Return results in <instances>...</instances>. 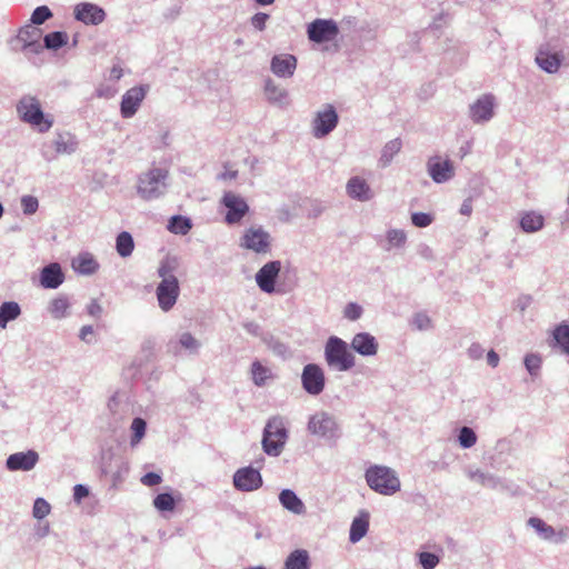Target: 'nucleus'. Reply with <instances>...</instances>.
Listing matches in <instances>:
<instances>
[{
	"label": "nucleus",
	"instance_id": "obj_1",
	"mask_svg": "<svg viewBox=\"0 0 569 569\" xmlns=\"http://www.w3.org/2000/svg\"><path fill=\"white\" fill-rule=\"evenodd\" d=\"M176 267L177 264L173 259H164L158 268V276L161 278V281L157 286L156 296L159 308L164 312L170 311L174 307L180 293L179 281L174 276Z\"/></svg>",
	"mask_w": 569,
	"mask_h": 569
},
{
	"label": "nucleus",
	"instance_id": "obj_2",
	"mask_svg": "<svg viewBox=\"0 0 569 569\" xmlns=\"http://www.w3.org/2000/svg\"><path fill=\"white\" fill-rule=\"evenodd\" d=\"M17 112L20 119L44 133L53 126V117L44 114L39 99L33 96H23L17 103Z\"/></svg>",
	"mask_w": 569,
	"mask_h": 569
},
{
	"label": "nucleus",
	"instance_id": "obj_3",
	"mask_svg": "<svg viewBox=\"0 0 569 569\" xmlns=\"http://www.w3.org/2000/svg\"><path fill=\"white\" fill-rule=\"evenodd\" d=\"M169 171L153 167L138 177L137 192L147 201L163 196L168 188Z\"/></svg>",
	"mask_w": 569,
	"mask_h": 569
},
{
	"label": "nucleus",
	"instance_id": "obj_4",
	"mask_svg": "<svg viewBox=\"0 0 569 569\" xmlns=\"http://www.w3.org/2000/svg\"><path fill=\"white\" fill-rule=\"evenodd\" d=\"M307 431L328 443H336L341 437V427L337 418L325 410L316 411L309 417Z\"/></svg>",
	"mask_w": 569,
	"mask_h": 569
},
{
	"label": "nucleus",
	"instance_id": "obj_5",
	"mask_svg": "<svg viewBox=\"0 0 569 569\" xmlns=\"http://www.w3.org/2000/svg\"><path fill=\"white\" fill-rule=\"evenodd\" d=\"M287 440L288 430L286 428L284 418L281 416H273L269 418L263 428L261 441L263 452L270 457L280 456Z\"/></svg>",
	"mask_w": 569,
	"mask_h": 569
},
{
	"label": "nucleus",
	"instance_id": "obj_6",
	"mask_svg": "<svg viewBox=\"0 0 569 569\" xmlns=\"http://www.w3.org/2000/svg\"><path fill=\"white\" fill-rule=\"evenodd\" d=\"M365 477L369 488L383 496H392L401 487L397 472L387 466H371L366 470Z\"/></svg>",
	"mask_w": 569,
	"mask_h": 569
},
{
	"label": "nucleus",
	"instance_id": "obj_7",
	"mask_svg": "<svg viewBox=\"0 0 569 569\" xmlns=\"http://www.w3.org/2000/svg\"><path fill=\"white\" fill-rule=\"evenodd\" d=\"M325 360L328 367L338 371H349L356 365V358L349 350V345L337 336L327 339Z\"/></svg>",
	"mask_w": 569,
	"mask_h": 569
},
{
	"label": "nucleus",
	"instance_id": "obj_8",
	"mask_svg": "<svg viewBox=\"0 0 569 569\" xmlns=\"http://www.w3.org/2000/svg\"><path fill=\"white\" fill-rule=\"evenodd\" d=\"M79 148L77 136L67 130H58L53 134L50 144L44 143L41 148V154L46 160H53L58 156L73 154Z\"/></svg>",
	"mask_w": 569,
	"mask_h": 569
},
{
	"label": "nucleus",
	"instance_id": "obj_9",
	"mask_svg": "<svg viewBox=\"0 0 569 569\" xmlns=\"http://www.w3.org/2000/svg\"><path fill=\"white\" fill-rule=\"evenodd\" d=\"M240 247L258 254H266L271 250V236L262 227H251L242 234Z\"/></svg>",
	"mask_w": 569,
	"mask_h": 569
},
{
	"label": "nucleus",
	"instance_id": "obj_10",
	"mask_svg": "<svg viewBox=\"0 0 569 569\" xmlns=\"http://www.w3.org/2000/svg\"><path fill=\"white\" fill-rule=\"evenodd\" d=\"M281 271V261L272 260L263 264L256 273V282L261 291L264 293H283L280 288H276V280Z\"/></svg>",
	"mask_w": 569,
	"mask_h": 569
},
{
	"label": "nucleus",
	"instance_id": "obj_11",
	"mask_svg": "<svg viewBox=\"0 0 569 569\" xmlns=\"http://www.w3.org/2000/svg\"><path fill=\"white\" fill-rule=\"evenodd\" d=\"M339 121L338 113L332 104H326L317 111L312 120V134L321 139L335 130Z\"/></svg>",
	"mask_w": 569,
	"mask_h": 569
},
{
	"label": "nucleus",
	"instance_id": "obj_12",
	"mask_svg": "<svg viewBox=\"0 0 569 569\" xmlns=\"http://www.w3.org/2000/svg\"><path fill=\"white\" fill-rule=\"evenodd\" d=\"M301 383L305 391L311 396L320 395L326 385L325 372L319 365L308 363L301 373Z\"/></svg>",
	"mask_w": 569,
	"mask_h": 569
},
{
	"label": "nucleus",
	"instance_id": "obj_13",
	"mask_svg": "<svg viewBox=\"0 0 569 569\" xmlns=\"http://www.w3.org/2000/svg\"><path fill=\"white\" fill-rule=\"evenodd\" d=\"M221 203L227 208L224 220L228 224L240 222L249 211L246 200L231 191L224 192Z\"/></svg>",
	"mask_w": 569,
	"mask_h": 569
},
{
	"label": "nucleus",
	"instance_id": "obj_14",
	"mask_svg": "<svg viewBox=\"0 0 569 569\" xmlns=\"http://www.w3.org/2000/svg\"><path fill=\"white\" fill-rule=\"evenodd\" d=\"M233 486L237 490L243 492H251L262 487V476L258 469L251 466L238 469L233 473Z\"/></svg>",
	"mask_w": 569,
	"mask_h": 569
},
{
	"label": "nucleus",
	"instance_id": "obj_15",
	"mask_svg": "<svg viewBox=\"0 0 569 569\" xmlns=\"http://www.w3.org/2000/svg\"><path fill=\"white\" fill-rule=\"evenodd\" d=\"M308 38L316 43H323L333 40L339 28L331 19H316L308 26Z\"/></svg>",
	"mask_w": 569,
	"mask_h": 569
},
{
	"label": "nucleus",
	"instance_id": "obj_16",
	"mask_svg": "<svg viewBox=\"0 0 569 569\" xmlns=\"http://www.w3.org/2000/svg\"><path fill=\"white\" fill-rule=\"evenodd\" d=\"M496 98L493 94H482L469 107L470 119L478 124L489 122L495 116Z\"/></svg>",
	"mask_w": 569,
	"mask_h": 569
},
{
	"label": "nucleus",
	"instance_id": "obj_17",
	"mask_svg": "<svg viewBox=\"0 0 569 569\" xmlns=\"http://www.w3.org/2000/svg\"><path fill=\"white\" fill-rule=\"evenodd\" d=\"M535 61L541 70L552 74L559 71L563 56L561 52L552 51L549 43H543L538 48Z\"/></svg>",
	"mask_w": 569,
	"mask_h": 569
},
{
	"label": "nucleus",
	"instance_id": "obj_18",
	"mask_svg": "<svg viewBox=\"0 0 569 569\" xmlns=\"http://www.w3.org/2000/svg\"><path fill=\"white\" fill-rule=\"evenodd\" d=\"M39 453L29 449L10 455L6 460V468L9 471H31L39 462Z\"/></svg>",
	"mask_w": 569,
	"mask_h": 569
},
{
	"label": "nucleus",
	"instance_id": "obj_19",
	"mask_svg": "<svg viewBox=\"0 0 569 569\" xmlns=\"http://www.w3.org/2000/svg\"><path fill=\"white\" fill-rule=\"evenodd\" d=\"M148 91V87L139 86L129 89L121 99L120 112L124 119L136 114Z\"/></svg>",
	"mask_w": 569,
	"mask_h": 569
},
{
	"label": "nucleus",
	"instance_id": "obj_20",
	"mask_svg": "<svg viewBox=\"0 0 569 569\" xmlns=\"http://www.w3.org/2000/svg\"><path fill=\"white\" fill-rule=\"evenodd\" d=\"M428 173L436 183H445L455 176L452 162L440 157H432L427 163Z\"/></svg>",
	"mask_w": 569,
	"mask_h": 569
},
{
	"label": "nucleus",
	"instance_id": "obj_21",
	"mask_svg": "<svg viewBox=\"0 0 569 569\" xmlns=\"http://www.w3.org/2000/svg\"><path fill=\"white\" fill-rule=\"evenodd\" d=\"M350 348L362 357H375L379 350V343L369 332H358L350 342Z\"/></svg>",
	"mask_w": 569,
	"mask_h": 569
},
{
	"label": "nucleus",
	"instance_id": "obj_22",
	"mask_svg": "<svg viewBox=\"0 0 569 569\" xmlns=\"http://www.w3.org/2000/svg\"><path fill=\"white\" fill-rule=\"evenodd\" d=\"M465 473L468 479L477 485L489 488V489H502L503 481L497 477L496 475L481 470L480 468H476L473 466H468L465 468Z\"/></svg>",
	"mask_w": 569,
	"mask_h": 569
},
{
	"label": "nucleus",
	"instance_id": "obj_23",
	"mask_svg": "<svg viewBox=\"0 0 569 569\" xmlns=\"http://www.w3.org/2000/svg\"><path fill=\"white\" fill-rule=\"evenodd\" d=\"M264 97L270 104L281 109L288 108L291 103L289 91L271 78L264 81Z\"/></svg>",
	"mask_w": 569,
	"mask_h": 569
},
{
	"label": "nucleus",
	"instance_id": "obj_24",
	"mask_svg": "<svg viewBox=\"0 0 569 569\" xmlns=\"http://www.w3.org/2000/svg\"><path fill=\"white\" fill-rule=\"evenodd\" d=\"M272 73L279 78H291L297 69V58L293 54H274L270 62Z\"/></svg>",
	"mask_w": 569,
	"mask_h": 569
},
{
	"label": "nucleus",
	"instance_id": "obj_25",
	"mask_svg": "<svg viewBox=\"0 0 569 569\" xmlns=\"http://www.w3.org/2000/svg\"><path fill=\"white\" fill-rule=\"evenodd\" d=\"M74 17L86 24L97 26L104 20L106 13L103 9L97 4L83 2L76 6Z\"/></svg>",
	"mask_w": 569,
	"mask_h": 569
},
{
	"label": "nucleus",
	"instance_id": "obj_26",
	"mask_svg": "<svg viewBox=\"0 0 569 569\" xmlns=\"http://www.w3.org/2000/svg\"><path fill=\"white\" fill-rule=\"evenodd\" d=\"M347 194L358 201L366 202L373 198V192L368 182L361 177H351L346 186Z\"/></svg>",
	"mask_w": 569,
	"mask_h": 569
},
{
	"label": "nucleus",
	"instance_id": "obj_27",
	"mask_svg": "<svg viewBox=\"0 0 569 569\" xmlns=\"http://www.w3.org/2000/svg\"><path fill=\"white\" fill-rule=\"evenodd\" d=\"M528 526L533 528L536 532L539 535V537L543 540L562 542L567 538V530H560L559 532H556L553 527L546 523L542 519L538 517L529 518Z\"/></svg>",
	"mask_w": 569,
	"mask_h": 569
},
{
	"label": "nucleus",
	"instance_id": "obj_28",
	"mask_svg": "<svg viewBox=\"0 0 569 569\" xmlns=\"http://www.w3.org/2000/svg\"><path fill=\"white\" fill-rule=\"evenodd\" d=\"M63 280L64 274L59 263H50L41 270L40 284L46 289H57Z\"/></svg>",
	"mask_w": 569,
	"mask_h": 569
},
{
	"label": "nucleus",
	"instance_id": "obj_29",
	"mask_svg": "<svg viewBox=\"0 0 569 569\" xmlns=\"http://www.w3.org/2000/svg\"><path fill=\"white\" fill-rule=\"evenodd\" d=\"M168 347L169 350L174 355H178L181 349L188 351L191 355H196L201 347V342L190 332L186 331L180 333L177 340H170Z\"/></svg>",
	"mask_w": 569,
	"mask_h": 569
},
{
	"label": "nucleus",
	"instance_id": "obj_30",
	"mask_svg": "<svg viewBox=\"0 0 569 569\" xmlns=\"http://www.w3.org/2000/svg\"><path fill=\"white\" fill-rule=\"evenodd\" d=\"M280 505L289 512L302 516L306 513V506L303 501L291 489H282L279 493Z\"/></svg>",
	"mask_w": 569,
	"mask_h": 569
},
{
	"label": "nucleus",
	"instance_id": "obj_31",
	"mask_svg": "<svg viewBox=\"0 0 569 569\" xmlns=\"http://www.w3.org/2000/svg\"><path fill=\"white\" fill-rule=\"evenodd\" d=\"M72 268L76 272L90 276L97 272L99 263L89 252H82L72 260Z\"/></svg>",
	"mask_w": 569,
	"mask_h": 569
},
{
	"label": "nucleus",
	"instance_id": "obj_32",
	"mask_svg": "<svg viewBox=\"0 0 569 569\" xmlns=\"http://www.w3.org/2000/svg\"><path fill=\"white\" fill-rule=\"evenodd\" d=\"M520 228L526 233H533L543 228L545 218L536 211H527L521 214Z\"/></svg>",
	"mask_w": 569,
	"mask_h": 569
},
{
	"label": "nucleus",
	"instance_id": "obj_33",
	"mask_svg": "<svg viewBox=\"0 0 569 569\" xmlns=\"http://www.w3.org/2000/svg\"><path fill=\"white\" fill-rule=\"evenodd\" d=\"M369 528V515L362 512L359 517H356L350 526L349 540L352 543L360 541L367 533Z\"/></svg>",
	"mask_w": 569,
	"mask_h": 569
},
{
	"label": "nucleus",
	"instance_id": "obj_34",
	"mask_svg": "<svg viewBox=\"0 0 569 569\" xmlns=\"http://www.w3.org/2000/svg\"><path fill=\"white\" fill-rule=\"evenodd\" d=\"M21 315V307L16 301H6L0 305V328L6 329L10 321Z\"/></svg>",
	"mask_w": 569,
	"mask_h": 569
},
{
	"label": "nucleus",
	"instance_id": "obj_35",
	"mask_svg": "<svg viewBox=\"0 0 569 569\" xmlns=\"http://www.w3.org/2000/svg\"><path fill=\"white\" fill-rule=\"evenodd\" d=\"M70 302L66 296H59L52 299L48 306V311L56 320H61L70 315Z\"/></svg>",
	"mask_w": 569,
	"mask_h": 569
},
{
	"label": "nucleus",
	"instance_id": "obj_36",
	"mask_svg": "<svg viewBox=\"0 0 569 569\" xmlns=\"http://www.w3.org/2000/svg\"><path fill=\"white\" fill-rule=\"evenodd\" d=\"M309 555L305 549L292 551L284 562V569H309Z\"/></svg>",
	"mask_w": 569,
	"mask_h": 569
},
{
	"label": "nucleus",
	"instance_id": "obj_37",
	"mask_svg": "<svg viewBox=\"0 0 569 569\" xmlns=\"http://www.w3.org/2000/svg\"><path fill=\"white\" fill-rule=\"evenodd\" d=\"M401 148H402V142L399 138L388 141L381 150V154L379 158V164L382 168L388 167L392 162L395 156L400 152Z\"/></svg>",
	"mask_w": 569,
	"mask_h": 569
},
{
	"label": "nucleus",
	"instance_id": "obj_38",
	"mask_svg": "<svg viewBox=\"0 0 569 569\" xmlns=\"http://www.w3.org/2000/svg\"><path fill=\"white\" fill-rule=\"evenodd\" d=\"M251 377L257 387H263L269 380L274 378L271 369L263 366L258 360L253 361L251 365Z\"/></svg>",
	"mask_w": 569,
	"mask_h": 569
},
{
	"label": "nucleus",
	"instance_id": "obj_39",
	"mask_svg": "<svg viewBox=\"0 0 569 569\" xmlns=\"http://www.w3.org/2000/svg\"><path fill=\"white\" fill-rule=\"evenodd\" d=\"M555 347H558L562 353L569 356V325L560 323L552 331Z\"/></svg>",
	"mask_w": 569,
	"mask_h": 569
},
{
	"label": "nucleus",
	"instance_id": "obj_40",
	"mask_svg": "<svg viewBox=\"0 0 569 569\" xmlns=\"http://www.w3.org/2000/svg\"><path fill=\"white\" fill-rule=\"evenodd\" d=\"M387 246L385 249L390 251L392 249H402L407 243V233L402 229L391 228L386 232Z\"/></svg>",
	"mask_w": 569,
	"mask_h": 569
},
{
	"label": "nucleus",
	"instance_id": "obj_41",
	"mask_svg": "<svg viewBox=\"0 0 569 569\" xmlns=\"http://www.w3.org/2000/svg\"><path fill=\"white\" fill-rule=\"evenodd\" d=\"M116 249L120 257H130L134 249V241L132 236L127 231L120 232L116 239Z\"/></svg>",
	"mask_w": 569,
	"mask_h": 569
},
{
	"label": "nucleus",
	"instance_id": "obj_42",
	"mask_svg": "<svg viewBox=\"0 0 569 569\" xmlns=\"http://www.w3.org/2000/svg\"><path fill=\"white\" fill-rule=\"evenodd\" d=\"M40 38H41V30L37 27L28 24V26L22 27L19 30V32L16 37V42L20 43L21 46L22 44L27 46L29 43L40 41Z\"/></svg>",
	"mask_w": 569,
	"mask_h": 569
},
{
	"label": "nucleus",
	"instance_id": "obj_43",
	"mask_svg": "<svg viewBox=\"0 0 569 569\" xmlns=\"http://www.w3.org/2000/svg\"><path fill=\"white\" fill-rule=\"evenodd\" d=\"M68 42V34L63 31H54L43 37L44 49L58 50Z\"/></svg>",
	"mask_w": 569,
	"mask_h": 569
},
{
	"label": "nucleus",
	"instance_id": "obj_44",
	"mask_svg": "<svg viewBox=\"0 0 569 569\" xmlns=\"http://www.w3.org/2000/svg\"><path fill=\"white\" fill-rule=\"evenodd\" d=\"M192 224L189 218L182 216H173L169 220L168 229L176 234H187Z\"/></svg>",
	"mask_w": 569,
	"mask_h": 569
},
{
	"label": "nucleus",
	"instance_id": "obj_45",
	"mask_svg": "<svg viewBox=\"0 0 569 569\" xmlns=\"http://www.w3.org/2000/svg\"><path fill=\"white\" fill-rule=\"evenodd\" d=\"M153 507L161 512L173 511L176 508V499L169 492H162L154 497Z\"/></svg>",
	"mask_w": 569,
	"mask_h": 569
},
{
	"label": "nucleus",
	"instance_id": "obj_46",
	"mask_svg": "<svg viewBox=\"0 0 569 569\" xmlns=\"http://www.w3.org/2000/svg\"><path fill=\"white\" fill-rule=\"evenodd\" d=\"M458 442L463 449L473 447L477 442V435L473 429L467 426L462 427L459 430Z\"/></svg>",
	"mask_w": 569,
	"mask_h": 569
},
{
	"label": "nucleus",
	"instance_id": "obj_47",
	"mask_svg": "<svg viewBox=\"0 0 569 569\" xmlns=\"http://www.w3.org/2000/svg\"><path fill=\"white\" fill-rule=\"evenodd\" d=\"M262 340L267 347L277 356L284 357L289 351V348L286 343L271 335L263 336Z\"/></svg>",
	"mask_w": 569,
	"mask_h": 569
},
{
	"label": "nucleus",
	"instance_id": "obj_48",
	"mask_svg": "<svg viewBox=\"0 0 569 569\" xmlns=\"http://www.w3.org/2000/svg\"><path fill=\"white\" fill-rule=\"evenodd\" d=\"M147 429V423L142 418H134L131 423L132 437L130 440V445L132 447L137 446L141 439L144 437Z\"/></svg>",
	"mask_w": 569,
	"mask_h": 569
},
{
	"label": "nucleus",
	"instance_id": "obj_49",
	"mask_svg": "<svg viewBox=\"0 0 569 569\" xmlns=\"http://www.w3.org/2000/svg\"><path fill=\"white\" fill-rule=\"evenodd\" d=\"M523 363L530 376L537 377L542 365V358L538 353H528L525 357Z\"/></svg>",
	"mask_w": 569,
	"mask_h": 569
},
{
	"label": "nucleus",
	"instance_id": "obj_50",
	"mask_svg": "<svg viewBox=\"0 0 569 569\" xmlns=\"http://www.w3.org/2000/svg\"><path fill=\"white\" fill-rule=\"evenodd\" d=\"M51 511V506L49 505V502L43 499V498H37L33 502V508H32V516L38 519V520H41L43 518H46Z\"/></svg>",
	"mask_w": 569,
	"mask_h": 569
},
{
	"label": "nucleus",
	"instance_id": "obj_51",
	"mask_svg": "<svg viewBox=\"0 0 569 569\" xmlns=\"http://www.w3.org/2000/svg\"><path fill=\"white\" fill-rule=\"evenodd\" d=\"M52 17L51 10L47 6L37 7L30 18L32 24L39 26Z\"/></svg>",
	"mask_w": 569,
	"mask_h": 569
},
{
	"label": "nucleus",
	"instance_id": "obj_52",
	"mask_svg": "<svg viewBox=\"0 0 569 569\" xmlns=\"http://www.w3.org/2000/svg\"><path fill=\"white\" fill-rule=\"evenodd\" d=\"M363 309L356 302H349L343 309V317L350 321H356L361 318Z\"/></svg>",
	"mask_w": 569,
	"mask_h": 569
},
{
	"label": "nucleus",
	"instance_id": "obj_53",
	"mask_svg": "<svg viewBox=\"0 0 569 569\" xmlns=\"http://www.w3.org/2000/svg\"><path fill=\"white\" fill-rule=\"evenodd\" d=\"M419 563L423 569H435L439 563V557L432 552H420Z\"/></svg>",
	"mask_w": 569,
	"mask_h": 569
},
{
	"label": "nucleus",
	"instance_id": "obj_54",
	"mask_svg": "<svg viewBox=\"0 0 569 569\" xmlns=\"http://www.w3.org/2000/svg\"><path fill=\"white\" fill-rule=\"evenodd\" d=\"M433 221V217L430 213L426 212H413L411 214V222L415 227L426 228L430 226Z\"/></svg>",
	"mask_w": 569,
	"mask_h": 569
},
{
	"label": "nucleus",
	"instance_id": "obj_55",
	"mask_svg": "<svg viewBox=\"0 0 569 569\" xmlns=\"http://www.w3.org/2000/svg\"><path fill=\"white\" fill-rule=\"evenodd\" d=\"M21 207L24 214H33L39 207V201L33 196H23L21 198Z\"/></svg>",
	"mask_w": 569,
	"mask_h": 569
},
{
	"label": "nucleus",
	"instance_id": "obj_56",
	"mask_svg": "<svg viewBox=\"0 0 569 569\" xmlns=\"http://www.w3.org/2000/svg\"><path fill=\"white\" fill-rule=\"evenodd\" d=\"M412 325L418 330H429L431 328V319L427 313L418 312L412 318Z\"/></svg>",
	"mask_w": 569,
	"mask_h": 569
},
{
	"label": "nucleus",
	"instance_id": "obj_57",
	"mask_svg": "<svg viewBox=\"0 0 569 569\" xmlns=\"http://www.w3.org/2000/svg\"><path fill=\"white\" fill-rule=\"evenodd\" d=\"M269 19V14L264 12H257L250 19L251 26L258 30L263 31L266 29V23Z\"/></svg>",
	"mask_w": 569,
	"mask_h": 569
},
{
	"label": "nucleus",
	"instance_id": "obj_58",
	"mask_svg": "<svg viewBox=\"0 0 569 569\" xmlns=\"http://www.w3.org/2000/svg\"><path fill=\"white\" fill-rule=\"evenodd\" d=\"M43 49H44V46L41 44L40 41H36V42L29 43L27 46L22 44L19 48V50L21 52H23L27 57H29L31 54H39L42 52Z\"/></svg>",
	"mask_w": 569,
	"mask_h": 569
},
{
	"label": "nucleus",
	"instance_id": "obj_59",
	"mask_svg": "<svg viewBox=\"0 0 569 569\" xmlns=\"http://www.w3.org/2000/svg\"><path fill=\"white\" fill-rule=\"evenodd\" d=\"M140 481L143 486L153 487L161 483L162 477L156 472H148L141 477Z\"/></svg>",
	"mask_w": 569,
	"mask_h": 569
},
{
	"label": "nucleus",
	"instance_id": "obj_60",
	"mask_svg": "<svg viewBox=\"0 0 569 569\" xmlns=\"http://www.w3.org/2000/svg\"><path fill=\"white\" fill-rule=\"evenodd\" d=\"M94 336V329L90 325L82 326L79 331V339L86 343H92Z\"/></svg>",
	"mask_w": 569,
	"mask_h": 569
},
{
	"label": "nucleus",
	"instance_id": "obj_61",
	"mask_svg": "<svg viewBox=\"0 0 569 569\" xmlns=\"http://www.w3.org/2000/svg\"><path fill=\"white\" fill-rule=\"evenodd\" d=\"M467 353L470 359L479 360L482 358L485 349L481 347L480 343L475 342L468 348Z\"/></svg>",
	"mask_w": 569,
	"mask_h": 569
},
{
	"label": "nucleus",
	"instance_id": "obj_62",
	"mask_svg": "<svg viewBox=\"0 0 569 569\" xmlns=\"http://www.w3.org/2000/svg\"><path fill=\"white\" fill-rule=\"evenodd\" d=\"M89 496V489L84 485H76L73 487V500L80 503L82 499Z\"/></svg>",
	"mask_w": 569,
	"mask_h": 569
},
{
	"label": "nucleus",
	"instance_id": "obj_63",
	"mask_svg": "<svg viewBox=\"0 0 569 569\" xmlns=\"http://www.w3.org/2000/svg\"><path fill=\"white\" fill-rule=\"evenodd\" d=\"M87 312L89 316L98 319L102 315V307L96 299H92L87 306Z\"/></svg>",
	"mask_w": 569,
	"mask_h": 569
},
{
	"label": "nucleus",
	"instance_id": "obj_64",
	"mask_svg": "<svg viewBox=\"0 0 569 569\" xmlns=\"http://www.w3.org/2000/svg\"><path fill=\"white\" fill-rule=\"evenodd\" d=\"M243 328L248 333H250L254 337H261V335H262L260 326L254 321L244 322Z\"/></svg>",
	"mask_w": 569,
	"mask_h": 569
}]
</instances>
